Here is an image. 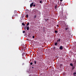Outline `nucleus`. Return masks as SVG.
I'll use <instances>...</instances> for the list:
<instances>
[{
	"label": "nucleus",
	"instance_id": "nucleus-1",
	"mask_svg": "<svg viewBox=\"0 0 76 76\" xmlns=\"http://www.w3.org/2000/svg\"><path fill=\"white\" fill-rule=\"evenodd\" d=\"M29 25V23L28 22L27 23V25L26 26V27H24V29H26V27H27V26H28Z\"/></svg>",
	"mask_w": 76,
	"mask_h": 76
},
{
	"label": "nucleus",
	"instance_id": "nucleus-2",
	"mask_svg": "<svg viewBox=\"0 0 76 76\" xmlns=\"http://www.w3.org/2000/svg\"><path fill=\"white\" fill-rule=\"evenodd\" d=\"M33 4H34V2H32L30 4V7H32L33 6Z\"/></svg>",
	"mask_w": 76,
	"mask_h": 76
},
{
	"label": "nucleus",
	"instance_id": "nucleus-3",
	"mask_svg": "<svg viewBox=\"0 0 76 76\" xmlns=\"http://www.w3.org/2000/svg\"><path fill=\"white\" fill-rule=\"evenodd\" d=\"M60 50H62L63 48V46L62 45L60 46V48H59Z\"/></svg>",
	"mask_w": 76,
	"mask_h": 76
},
{
	"label": "nucleus",
	"instance_id": "nucleus-4",
	"mask_svg": "<svg viewBox=\"0 0 76 76\" xmlns=\"http://www.w3.org/2000/svg\"><path fill=\"white\" fill-rule=\"evenodd\" d=\"M26 29H27V31H29V26H27V27H26Z\"/></svg>",
	"mask_w": 76,
	"mask_h": 76
},
{
	"label": "nucleus",
	"instance_id": "nucleus-5",
	"mask_svg": "<svg viewBox=\"0 0 76 76\" xmlns=\"http://www.w3.org/2000/svg\"><path fill=\"white\" fill-rule=\"evenodd\" d=\"M58 44H59V43L57 42H56L55 43V45L56 46H57V45H58Z\"/></svg>",
	"mask_w": 76,
	"mask_h": 76
},
{
	"label": "nucleus",
	"instance_id": "nucleus-6",
	"mask_svg": "<svg viewBox=\"0 0 76 76\" xmlns=\"http://www.w3.org/2000/svg\"><path fill=\"white\" fill-rule=\"evenodd\" d=\"M67 30H68V28H65V31H66V32L67 31Z\"/></svg>",
	"mask_w": 76,
	"mask_h": 76
},
{
	"label": "nucleus",
	"instance_id": "nucleus-7",
	"mask_svg": "<svg viewBox=\"0 0 76 76\" xmlns=\"http://www.w3.org/2000/svg\"><path fill=\"white\" fill-rule=\"evenodd\" d=\"M58 42H60V39H59L57 40V42L58 43Z\"/></svg>",
	"mask_w": 76,
	"mask_h": 76
},
{
	"label": "nucleus",
	"instance_id": "nucleus-8",
	"mask_svg": "<svg viewBox=\"0 0 76 76\" xmlns=\"http://www.w3.org/2000/svg\"><path fill=\"white\" fill-rule=\"evenodd\" d=\"M73 75L74 76H76V72H75L73 73Z\"/></svg>",
	"mask_w": 76,
	"mask_h": 76
},
{
	"label": "nucleus",
	"instance_id": "nucleus-9",
	"mask_svg": "<svg viewBox=\"0 0 76 76\" xmlns=\"http://www.w3.org/2000/svg\"><path fill=\"white\" fill-rule=\"evenodd\" d=\"M45 22H47V21L48 20V19L45 18Z\"/></svg>",
	"mask_w": 76,
	"mask_h": 76
},
{
	"label": "nucleus",
	"instance_id": "nucleus-10",
	"mask_svg": "<svg viewBox=\"0 0 76 76\" xmlns=\"http://www.w3.org/2000/svg\"><path fill=\"white\" fill-rule=\"evenodd\" d=\"M36 17H37V15H35L34 16V19H36Z\"/></svg>",
	"mask_w": 76,
	"mask_h": 76
},
{
	"label": "nucleus",
	"instance_id": "nucleus-11",
	"mask_svg": "<svg viewBox=\"0 0 76 76\" xmlns=\"http://www.w3.org/2000/svg\"><path fill=\"white\" fill-rule=\"evenodd\" d=\"M34 64H36V63H37V61H34Z\"/></svg>",
	"mask_w": 76,
	"mask_h": 76
},
{
	"label": "nucleus",
	"instance_id": "nucleus-12",
	"mask_svg": "<svg viewBox=\"0 0 76 76\" xmlns=\"http://www.w3.org/2000/svg\"><path fill=\"white\" fill-rule=\"evenodd\" d=\"M22 25H23V26H25V23H22Z\"/></svg>",
	"mask_w": 76,
	"mask_h": 76
},
{
	"label": "nucleus",
	"instance_id": "nucleus-13",
	"mask_svg": "<svg viewBox=\"0 0 76 76\" xmlns=\"http://www.w3.org/2000/svg\"><path fill=\"white\" fill-rule=\"evenodd\" d=\"M57 5H56L55 6V9H57Z\"/></svg>",
	"mask_w": 76,
	"mask_h": 76
},
{
	"label": "nucleus",
	"instance_id": "nucleus-14",
	"mask_svg": "<svg viewBox=\"0 0 76 76\" xmlns=\"http://www.w3.org/2000/svg\"><path fill=\"white\" fill-rule=\"evenodd\" d=\"M70 66H72V67H73V65L72 64H70Z\"/></svg>",
	"mask_w": 76,
	"mask_h": 76
},
{
	"label": "nucleus",
	"instance_id": "nucleus-15",
	"mask_svg": "<svg viewBox=\"0 0 76 76\" xmlns=\"http://www.w3.org/2000/svg\"><path fill=\"white\" fill-rule=\"evenodd\" d=\"M17 11L16 10L14 11V13H17Z\"/></svg>",
	"mask_w": 76,
	"mask_h": 76
},
{
	"label": "nucleus",
	"instance_id": "nucleus-16",
	"mask_svg": "<svg viewBox=\"0 0 76 76\" xmlns=\"http://www.w3.org/2000/svg\"><path fill=\"white\" fill-rule=\"evenodd\" d=\"M55 33H58V31L56 30L55 31Z\"/></svg>",
	"mask_w": 76,
	"mask_h": 76
},
{
	"label": "nucleus",
	"instance_id": "nucleus-17",
	"mask_svg": "<svg viewBox=\"0 0 76 76\" xmlns=\"http://www.w3.org/2000/svg\"><path fill=\"white\" fill-rule=\"evenodd\" d=\"M53 50H56V47H54L53 48Z\"/></svg>",
	"mask_w": 76,
	"mask_h": 76
},
{
	"label": "nucleus",
	"instance_id": "nucleus-18",
	"mask_svg": "<svg viewBox=\"0 0 76 76\" xmlns=\"http://www.w3.org/2000/svg\"><path fill=\"white\" fill-rule=\"evenodd\" d=\"M18 16V14H15V15H14V16Z\"/></svg>",
	"mask_w": 76,
	"mask_h": 76
},
{
	"label": "nucleus",
	"instance_id": "nucleus-19",
	"mask_svg": "<svg viewBox=\"0 0 76 76\" xmlns=\"http://www.w3.org/2000/svg\"><path fill=\"white\" fill-rule=\"evenodd\" d=\"M60 67H61V66H63V64H60Z\"/></svg>",
	"mask_w": 76,
	"mask_h": 76
},
{
	"label": "nucleus",
	"instance_id": "nucleus-20",
	"mask_svg": "<svg viewBox=\"0 0 76 76\" xmlns=\"http://www.w3.org/2000/svg\"><path fill=\"white\" fill-rule=\"evenodd\" d=\"M72 70H73V69H75V67H72Z\"/></svg>",
	"mask_w": 76,
	"mask_h": 76
},
{
	"label": "nucleus",
	"instance_id": "nucleus-21",
	"mask_svg": "<svg viewBox=\"0 0 76 76\" xmlns=\"http://www.w3.org/2000/svg\"><path fill=\"white\" fill-rule=\"evenodd\" d=\"M26 18H28V15H26Z\"/></svg>",
	"mask_w": 76,
	"mask_h": 76
},
{
	"label": "nucleus",
	"instance_id": "nucleus-22",
	"mask_svg": "<svg viewBox=\"0 0 76 76\" xmlns=\"http://www.w3.org/2000/svg\"><path fill=\"white\" fill-rule=\"evenodd\" d=\"M30 64L31 65H32L33 63H32V62H31Z\"/></svg>",
	"mask_w": 76,
	"mask_h": 76
},
{
	"label": "nucleus",
	"instance_id": "nucleus-23",
	"mask_svg": "<svg viewBox=\"0 0 76 76\" xmlns=\"http://www.w3.org/2000/svg\"><path fill=\"white\" fill-rule=\"evenodd\" d=\"M39 3H42V1H39Z\"/></svg>",
	"mask_w": 76,
	"mask_h": 76
},
{
	"label": "nucleus",
	"instance_id": "nucleus-24",
	"mask_svg": "<svg viewBox=\"0 0 76 76\" xmlns=\"http://www.w3.org/2000/svg\"><path fill=\"white\" fill-rule=\"evenodd\" d=\"M32 38H35V36H33L32 37Z\"/></svg>",
	"mask_w": 76,
	"mask_h": 76
},
{
	"label": "nucleus",
	"instance_id": "nucleus-25",
	"mask_svg": "<svg viewBox=\"0 0 76 76\" xmlns=\"http://www.w3.org/2000/svg\"><path fill=\"white\" fill-rule=\"evenodd\" d=\"M28 40L29 41H31V39H28Z\"/></svg>",
	"mask_w": 76,
	"mask_h": 76
},
{
	"label": "nucleus",
	"instance_id": "nucleus-26",
	"mask_svg": "<svg viewBox=\"0 0 76 76\" xmlns=\"http://www.w3.org/2000/svg\"><path fill=\"white\" fill-rule=\"evenodd\" d=\"M57 26V27H59V25H56Z\"/></svg>",
	"mask_w": 76,
	"mask_h": 76
},
{
	"label": "nucleus",
	"instance_id": "nucleus-27",
	"mask_svg": "<svg viewBox=\"0 0 76 76\" xmlns=\"http://www.w3.org/2000/svg\"><path fill=\"white\" fill-rule=\"evenodd\" d=\"M23 33H25V31H23Z\"/></svg>",
	"mask_w": 76,
	"mask_h": 76
},
{
	"label": "nucleus",
	"instance_id": "nucleus-28",
	"mask_svg": "<svg viewBox=\"0 0 76 76\" xmlns=\"http://www.w3.org/2000/svg\"><path fill=\"white\" fill-rule=\"evenodd\" d=\"M33 6L34 7H35V4H33Z\"/></svg>",
	"mask_w": 76,
	"mask_h": 76
},
{
	"label": "nucleus",
	"instance_id": "nucleus-29",
	"mask_svg": "<svg viewBox=\"0 0 76 76\" xmlns=\"http://www.w3.org/2000/svg\"><path fill=\"white\" fill-rule=\"evenodd\" d=\"M60 1H61V2H62L63 1V0H60Z\"/></svg>",
	"mask_w": 76,
	"mask_h": 76
},
{
	"label": "nucleus",
	"instance_id": "nucleus-30",
	"mask_svg": "<svg viewBox=\"0 0 76 76\" xmlns=\"http://www.w3.org/2000/svg\"><path fill=\"white\" fill-rule=\"evenodd\" d=\"M62 22L63 23V22H64V21H62V22H61V23H62Z\"/></svg>",
	"mask_w": 76,
	"mask_h": 76
},
{
	"label": "nucleus",
	"instance_id": "nucleus-31",
	"mask_svg": "<svg viewBox=\"0 0 76 76\" xmlns=\"http://www.w3.org/2000/svg\"><path fill=\"white\" fill-rule=\"evenodd\" d=\"M39 60H40V61H41V59H40Z\"/></svg>",
	"mask_w": 76,
	"mask_h": 76
},
{
	"label": "nucleus",
	"instance_id": "nucleus-32",
	"mask_svg": "<svg viewBox=\"0 0 76 76\" xmlns=\"http://www.w3.org/2000/svg\"><path fill=\"white\" fill-rule=\"evenodd\" d=\"M12 17H15V16H13Z\"/></svg>",
	"mask_w": 76,
	"mask_h": 76
},
{
	"label": "nucleus",
	"instance_id": "nucleus-33",
	"mask_svg": "<svg viewBox=\"0 0 76 76\" xmlns=\"http://www.w3.org/2000/svg\"><path fill=\"white\" fill-rule=\"evenodd\" d=\"M32 68H34V67H32Z\"/></svg>",
	"mask_w": 76,
	"mask_h": 76
},
{
	"label": "nucleus",
	"instance_id": "nucleus-34",
	"mask_svg": "<svg viewBox=\"0 0 76 76\" xmlns=\"http://www.w3.org/2000/svg\"><path fill=\"white\" fill-rule=\"evenodd\" d=\"M35 12H36V11H35Z\"/></svg>",
	"mask_w": 76,
	"mask_h": 76
}]
</instances>
